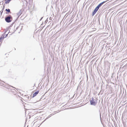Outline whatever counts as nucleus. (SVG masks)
Returning <instances> with one entry per match:
<instances>
[{
  "instance_id": "f257e3e1",
  "label": "nucleus",
  "mask_w": 127,
  "mask_h": 127,
  "mask_svg": "<svg viewBox=\"0 0 127 127\" xmlns=\"http://www.w3.org/2000/svg\"><path fill=\"white\" fill-rule=\"evenodd\" d=\"M5 21L7 23H10L11 22L12 20V18L11 16L10 15L5 17Z\"/></svg>"
},
{
  "instance_id": "f03ea898",
  "label": "nucleus",
  "mask_w": 127,
  "mask_h": 127,
  "mask_svg": "<svg viewBox=\"0 0 127 127\" xmlns=\"http://www.w3.org/2000/svg\"><path fill=\"white\" fill-rule=\"evenodd\" d=\"M90 102L91 105H95L97 103V101L96 100H94V98L93 97L92 100H90Z\"/></svg>"
},
{
  "instance_id": "39448f33",
  "label": "nucleus",
  "mask_w": 127,
  "mask_h": 127,
  "mask_svg": "<svg viewBox=\"0 0 127 127\" xmlns=\"http://www.w3.org/2000/svg\"><path fill=\"white\" fill-rule=\"evenodd\" d=\"M39 93V91H38L37 92H35L33 94V97H34L35 96H36Z\"/></svg>"
},
{
  "instance_id": "20e7f679",
  "label": "nucleus",
  "mask_w": 127,
  "mask_h": 127,
  "mask_svg": "<svg viewBox=\"0 0 127 127\" xmlns=\"http://www.w3.org/2000/svg\"><path fill=\"white\" fill-rule=\"evenodd\" d=\"M99 9L97 7H96L95 8V10H94V11H93V15H94L96 12Z\"/></svg>"
},
{
  "instance_id": "7ed1b4c3",
  "label": "nucleus",
  "mask_w": 127,
  "mask_h": 127,
  "mask_svg": "<svg viewBox=\"0 0 127 127\" xmlns=\"http://www.w3.org/2000/svg\"><path fill=\"white\" fill-rule=\"evenodd\" d=\"M107 0L104 1L103 2H102L100 3L99 4L98 6L96 7H97L98 8H99V7L102 5L103 3L105 2H106L107 1Z\"/></svg>"
},
{
  "instance_id": "0eeeda50",
  "label": "nucleus",
  "mask_w": 127,
  "mask_h": 127,
  "mask_svg": "<svg viewBox=\"0 0 127 127\" xmlns=\"http://www.w3.org/2000/svg\"><path fill=\"white\" fill-rule=\"evenodd\" d=\"M5 10L6 11H8V12H10V10L9 9H6Z\"/></svg>"
},
{
  "instance_id": "423d86ee",
  "label": "nucleus",
  "mask_w": 127,
  "mask_h": 127,
  "mask_svg": "<svg viewBox=\"0 0 127 127\" xmlns=\"http://www.w3.org/2000/svg\"><path fill=\"white\" fill-rule=\"evenodd\" d=\"M22 13V11L21 10L19 11V12L18 13V15H20Z\"/></svg>"
}]
</instances>
